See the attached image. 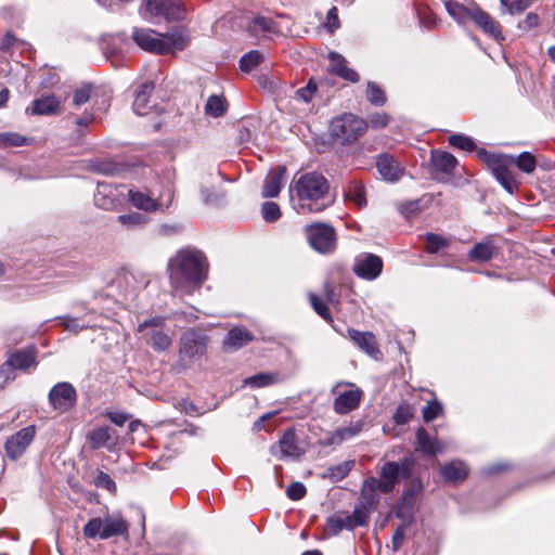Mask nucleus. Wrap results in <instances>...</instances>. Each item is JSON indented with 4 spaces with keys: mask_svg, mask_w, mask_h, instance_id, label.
<instances>
[{
    "mask_svg": "<svg viewBox=\"0 0 555 555\" xmlns=\"http://www.w3.org/2000/svg\"><path fill=\"white\" fill-rule=\"evenodd\" d=\"M153 90L154 83L152 81H145L140 86L133 101L135 114L143 116L150 113L152 107L149 106V100Z\"/></svg>",
    "mask_w": 555,
    "mask_h": 555,
    "instance_id": "25",
    "label": "nucleus"
},
{
    "mask_svg": "<svg viewBox=\"0 0 555 555\" xmlns=\"http://www.w3.org/2000/svg\"><path fill=\"white\" fill-rule=\"evenodd\" d=\"M317 91V86L311 81L304 88H300L296 91V98L301 100L305 103H309Z\"/></svg>",
    "mask_w": 555,
    "mask_h": 555,
    "instance_id": "58",
    "label": "nucleus"
},
{
    "mask_svg": "<svg viewBox=\"0 0 555 555\" xmlns=\"http://www.w3.org/2000/svg\"><path fill=\"white\" fill-rule=\"evenodd\" d=\"M495 254V247L491 238H486L482 242L477 243L468 253V258L472 261L485 262L493 258Z\"/></svg>",
    "mask_w": 555,
    "mask_h": 555,
    "instance_id": "29",
    "label": "nucleus"
},
{
    "mask_svg": "<svg viewBox=\"0 0 555 555\" xmlns=\"http://www.w3.org/2000/svg\"><path fill=\"white\" fill-rule=\"evenodd\" d=\"M77 401V392L69 383L62 382L54 385L49 392V402L53 410L65 413L73 409Z\"/></svg>",
    "mask_w": 555,
    "mask_h": 555,
    "instance_id": "9",
    "label": "nucleus"
},
{
    "mask_svg": "<svg viewBox=\"0 0 555 555\" xmlns=\"http://www.w3.org/2000/svg\"><path fill=\"white\" fill-rule=\"evenodd\" d=\"M371 507L360 503L350 515L352 522L356 527L364 526L367 524L371 513Z\"/></svg>",
    "mask_w": 555,
    "mask_h": 555,
    "instance_id": "44",
    "label": "nucleus"
},
{
    "mask_svg": "<svg viewBox=\"0 0 555 555\" xmlns=\"http://www.w3.org/2000/svg\"><path fill=\"white\" fill-rule=\"evenodd\" d=\"M108 420L117 426H122L129 418V415L122 412H108L106 414Z\"/></svg>",
    "mask_w": 555,
    "mask_h": 555,
    "instance_id": "63",
    "label": "nucleus"
},
{
    "mask_svg": "<svg viewBox=\"0 0 555 555\" xmlns=\"http://www.w3.org/2000/svg\"><path fill=\"white\" fill-rule=\"evenodd\" d=\"M404 539H405V526L402 525L396 529V531L392 535V540H391L392 550L398 551L402 546Z\"/></svg>",
    "mask_w": 555,
    "mask_h": 555,
    "instance_id": "61",
    "label": "nucleus"
},
{
    "mask_svg": "<svg viewBox=\"0 0 555 555\" xmlns=\"http://www.w3.org/2000/svg\"><path fill=\"white\" fill-rule=\"evenodd\" d=\"M103 530L101 534L102 540L112 537L122 535L128 532V524L120 516H107L103 519Z\"/></svg>",
    "mask_w": 555,
    "mask_h": 555,
    "instance_id": "26",
    "label": "nucleus"
},
{
    "mask_svg": "<svg viewBox=\"0 0 555 555\" xmlns=\"http://www.w3.org/2000/svg\"><path fill=\"white\" fill-rule=\"evenodd\" d=\"M340 26L339 20H338V11L336 7H333L328 10L327 16H326V23L325 27L330 33L335 31Z\"/></svg>",
    "mask_w": 555,
    "mask_h": 555,
    "instance_id": "59",
    "label": "nucleus"
},
{
    "mask_svg": "<svg viewBox=\"0 0 555 555\" xmlns=\"http://www.w3.org/2000/svg\"><path fill=\"white\" fill-rule=\"evenodd\" d=\"M328 61L331 73L350 82L359 81L360 77L358 73L348 67V62L343 55L336 52H330Z\"/></svg>",
    "mask_w": 555,
    "mask_h": 555,
    "instance_id": "19",
    "label": "nucleus"
},
{
    "mask_svg": "<svg viewBox=\"0 0 555 555\" xmlns=\"http://www.w3.org/2000/svg\"><path fill=\"white\" fill-rule=\"evenodd\" d=\"M422 413H423V420L426 423H429L443 413V408L439 401L433 400V401H429L427 403V405L423 408Z\"/></svg>",
    "mask_w": 555,
    "mask_h": 555,
    "instance_id": "48",
    "label": "nucleus"
},
{
    "mask_svg": "<svg viewBox=\"0 0 555 555\" xmlns=\"http://www.w3.org/2000/svg\"><path fill=\"white\" fill-rule=\"evenodd\" d=\"M164 323V318H152L150 320H145L144 322L140 323L138 326V332L142 333L146 331L147 328H152L150 333V344L155 350L164 351L169 348L171 345V338L164 333L163 331L158 330L160 325Z\"/></svg>",
    "mask_w": 555,
    "mask_h": 555,
    "instance_id": "14",
    "label": "nucleus"
},
{
    "mask_svg": "<svg viewBox=\"0 0 555 555\" xmlns=\"http://www.w3.org/2000/svg\"><path fill=\"white\" fill-rule=\"evenodd\" d=\"M417 449L426 455H435L443 451V444L430 437L424 427L416 430Z\"/></svg>",
    "mask_w": 555,
    "mask_h": 555,
    "instance_id": "24",
    "label": "nucleus"
},
{
    "mask_svg": "<svg viewBox=\"0 0 555 555\" xmlns=\"http://www.w3.org/2000/svg\"><path fill=\"white\" fill-rule=\"evenodd\" d=\"M88 439L94 449L106 447L111 440L109 428H95L88 435Z\"/></svg>",
    "mask_w": 555,
    "mask_h": 555,
    "instance_id": "37",
    "label": "nucleus"
},
{
    "mask_svg": "<svg viewBox=\"0 0 555 555\" xmlns=\"http://www.w3.org/2000/svg\"><path fill=\"white\" fill-rule=\"evenodd\" d=\"M35 435L36 427L34 425L22 428L12 435L4 444L7 455L12 460L20 457L34 440Z\"/></svg>",
    "mask_w": 555,
    "mask_h": 555,
    "instance_id": "13",
    "label": "nucleus"
},
{
    "mask_svg": "<svg viewBox=\"0 0 555 555\" xmlns=\"http://www.w3.org/2000/svg\"><path fill=\"white\" fill-rule=\"evenodd\" d=\"M309 301H310L313 310L322 319H324L327 323H333V318H332V314L330 312V309H328L327 305L322 299H320L315 294L310 293L309 294Z\"/></svg>",
    "mask_w": 555,
    "mask_h": 555,
    "instance_id": "40",
    "label": "nucleus"
},
{
    "mask_svg": "<svg viewBox=\"0 0 555 555\" xmlns=\"http://www.w3.org/2000/svg\"><path fill=\"white\" fill-rule=\"evenodd\" d=\"M9 363L14 369H28L35 365V351L33 349L16 351L10 357Z\"/></svg>",
    "mask_w": 555,
    "mask_h": 555,
    "instance_id": "34",
    "label": "nucleus"
},
{
    "mask_svg": "<svg viewBox=\"0 0 555 555\" xmlns=\"http://www.w3.org/2000/svg\"><path fill=\"white\" fill-rule=\"evenodd\" d=\"M60 100L53 95H43L33 102L31 113L34 115H51L59 112Z\"/></svg>",
    "mask_w": 555,
    "mask_h": 555,
    "instance_id": "28",
    "label": "nucleus"
},
{
    "mask_svg": "<svg viewBox=\"0 0 555 555\" xmlns=\"http://www.w3.org/2000/svg\"><path fill=\"white\" fill-rule=\"evenodd\" d=\"M348 337L353 344L373 359L382 358V352L375 335L372 332H361L354 328L348 330Z\"/></svg>",
    "mask_w": 555,
    "mask_h": 555,
    "instance_id": "16",
    "label": "nucleus"
},
{
    "mask_svg": "<svg viewBox=\"0 0 555 555\" xmlns=\"http://www.w3.org/2000/svg\"><path fill=\"white\" fill-rule=\"evenodd\" d=\"M362 397L359 388H352L340 392L334 400V411L337 414H347L357 409Z\"/></svg>",
    "mask_w": 555,
    "mask_h": 555,
    "instance_id": "18",
    "label": "nucleus"
},
{
    "mask_svg": "<svg viewBox=\"0 0 555 555\" xmlns=\"http://www.w3.org/2000/svg\"><path fill=\"white\" fill-rule=\"evenodd\" d=\"M205 256L192 248L179 250L168 262V274L172 288L180 295H191L207 278Z\"/></svg>",
    "mask_w": 555,
    "mask_h": 555,
    "instance_id": "1",
    "label": "nucleus"
},
{
    "mask_svg": "<svg viewBox=\"0 0 555 555\" xmlns=\"http://www.w3.org/2000/svg\"><path fill=\"white\" fill-rule=\"evenodd\" d=\"M362 427L363 423L361 421L351 423L345 427H340L328 435L326 439V444H340L344 441L349 440L359 435L362 431Z\"/></svg>",
    "mask_w": 555,
    "mask_h": 555,
    "instance_id": "23",
    "label": "nucleus"
},
{
    "mask_svg": "<svg viewBox=\"0 0 555 555\" xmlns=\"http://www.w3.org/2000/svg\"><path fill=\"white\" fill-rule=\"evenodd\" d=\"M62 325L73 332H78L79 330L83 328V326H80L77 319L74 318H62L61 319Z\"/></svg>",
    "mask_w": 555,
    "mask_h": 555,
    "instance_id": "64",
    "label": "nucleus"
},
{
    "mask_svg": "<svg viewBox=\"0 0 555 555\" xmlns=\"http://www.w3.org/2000/svg\"><path fill=\"white\" fill-rule=\"evenodd\" d=\"M306 487L301 482H293L288 486L286 494L291 500L297 501L306 495Z\"/></svg>",
    "mask_w": 555,
    "mask_h": 555,
    "instance_id": "56",
    "label": "nucleus"
},
{
    "mask_svg": "<svg viewBox=\"0 0 555 555\" xmlns=\"http://www.w3.org/2000/svg\"><path fill=\"white\" fill-rule=\"evenodd\" d=\"M254 339L253 334L244 327H233L231 328L223 341L225 347H229L233 350L242 348L246 346L249 341Z\"/></svg>",
    "mask_w": 555,
    "mask_h": 555,
    "instance_id": "27",
    "label": "nucleus"
},
{
    "mask_svg": "<svg viewBox=\"0 0 555 555\" xmlns=\"http://www.w3.org/2000/svg\"><path fill=\"white\" fill-rule=\"evenodd\" d=\"M423 491V483L418 478H412L409 482V488L404 492V498H414Z\"/></svg>",
    "mask_w": 555,
    "mask_h": 555,
    "instance_id": "60",
    "label": "nucleus"
},
{
    "mask_svg": "<svg viewBox=\"0 0 555 555\" xmlns=\"http://www.w3.org/2000/svg\"><path fill=\"white\" fill-rule=\"evenodd\" d=\"M305 234L310 247L320 254H331L336 249V231L327 223L308 224Z\"/></svg>",
    "mask_w": 555,
    "mask_h": 555,
    "instance_id": "5",
    "label": "nucleus"
},
{
    "mask_svg": "<svg viewBox=\"0 0 555 555\" xmlns=\"http://www.w3.org/2000/svg\"><path fill=\"white\" fill-rule=\"evenodd\" d=\"M514 162L516 166L526 173L533 172L537 166L535 157L529 152L521 153Z\"/></svg>",
    "mask_w": 555,
    "mask_h": 555,
    "instance_id": "43",
    "label": "nucleus"
},
{
    "mask_svg": "<svg viewBox=\"0 0 555 555\" xmlns=\"http://www.w3.org/2000/svg\"><path fill=\"white\" fill-rule=\"evenodd\" d=\"M431 163L436 170L443 173H451L457 165V160L452 154L442 151L431 153Z\"/></svg>",
    "mask_w": 555,
    "mask_h": 555,
    "instance_id": "32",
    "label": "nucleus"
},
{
    "mask_svg": "<svg viewBox=\"0 0 555 555\" xmlns=\"http://www.w3.org/2000/svg\"><path fill=\"white\" fill-rule=\"evenodd\" d=\"M117 220L120 224L126 227L142 225L146 221L145 217L138 212L120 215Z\"/></svg>",
    "mask_w": 555,
    "mask_h": 555,
    "instance_id": "52",
    "label": "nucleus"
},
{
    "mask_svg": "<svg viewBox=\"0 0 555 555\" xmlns=\"http://www.w3.org/2000/svg\"><path fill=\"white\" fill-rule=\"evenodd\" d=\"M346 197L360 208L366 206L364 186L360 181H351L348 184L346 190Z\"/></svg>",
    "mask_w": 555,
    "mask_h": 555,
    "instance_id": "35",
    "label": "nucleus"
},
{
    "mask_svg": "<svg viewBox=\"0 0 555 555\" xmlns=\"http://www.w3.org/2000/svg\"><path fill=\"white\" fill-rule=\"evenodd\" d=\"M414 416V409L412 405L408 403L400 404L395 414H393V421L397 425H404L412 420Z\"/></svg>",
    "mask_w": 555,
    "mask_h": 555,
    "instance_id": "45",
    "label": "nucleus"
},
{
    "mask_svg": "<svg viewBox=\"0 0 555 555\" xmlns=\"http://www.w3.org/2000/svg\"><path fill=\"white\" fill-rule=\"evenodd\" d=\"M539 25V16L535 13H528L521 22L520 27L525 29L535 28Z\"/></svg>",
    "mask_w": 555,
    "mask_h": 555,
    "instance_id": "62",
    "label": "nucleus"
},
{
    "mask_svg": "<svg viewBox=\"0 0 555 555\" xmlns=\"http://www.w3.org/2000/svg\"><path fill=\"white\" fill-rule=\"evenodd\" d=\"M449 143L455 149L472 152L475 150L476 144L475 142L466 135L463 134H453L449 138Z\"/></svg>",
    "mask_w": 555,
    "mask_h": 555,
    "instance_id": "46",
    "label": "nucleus"
},
{
    "mask_svg": "<svg viewBox=\"0 0 555 555\" xmlns=\"http://www.w3.org/2000/svg\"><path fill=\"white\" fill-rule=\"evenodd\" d=\"M390 121V116L386 113H374L372 115L369 116L367 118V121H365L367 124V127H372L374 129H380V128H385Z\"/></svg>",
    "mask_w": 555,
    "mask_h": 555,
    "instance_id": "54",
    "label": "nucleus"
},
{
    "mask_svg": "<svg viewBox=\"0 0 555 555\" xmlns=\"http://www.w3.org/2000/svg\"><path fill=\"white\" fill-rule=\"evenodd\" d=\"M376 168L379 175L387 181H397L403 175V168L392 157L387 154L380 155L376 162Z\"/></svg>",
    "mask_w": 555,
    "mask_h": 555,
    "instance_id": "21",
    "label": "nucleus"
},
{
    "mask_svg": "<svg viewBox=\"0 0 555 555\" xmlns=\"http://www.w3.org/2000/svg\"><path fill=\"white\" fill-rule=\"evenodd\" d=\"M275 448L279 449L281 457L298 459L304 454V450L298 446L296 433L294 429H287L279 440L278 447H273L272 451L275 453Z\"/></svg>",
    "mask_w": 555,
    "mask_h": 555,
    "instance_id": "20",
    "label": "nucleus"
},
{
    "mask_svg": "<svg viewBox=\"0 0 555 555\" xmlns=\"http://www.w3.org/2000/svg\"><path fill=\"white\" fill-rule=\"evenodd\" d=\"M366 98L371 104L382 106L386 103V95L384 91L375 83L367 82Z\"/></svg>",
    "mask_w": 555,
    "mask_h": 555,
    "instance_id": "41",
    "label": "nucleus"
},
{
    "mask_svg": "<svg viewBox=\"0 0 555 555\" xmlns=\"http://www.w3.org/2000/svg\"><path fill=\"white\" fill-rule=\"evenodd\" d=\"M131 37L142 50L155 54H173L184 50L190 42L189 30L182 26L166 34L150 28H133Z\"/></svg>",
    "mask_w": 555,
    "mask_h": 555,
    "instance_id": "2",
    "label": "nucleus"
},
{
    "mask_svg": "<svg viewBox=\"0 0 555 555\" xmlns=\"http://www.w3.org/2000/svg\"><path fill=\"white\" fill-rule=\"evenodd\" d=\"M262 218L268 222H274L281 217V210L276 203L266 202L261 207Z\"/></svg>",
    "mask_w": 555,
    "mask_h": 555,
    "instance_id": "51",
    "label": "nucleus"
},
{
    "mask_svg": "<svg viewBox=\"0 0 555 555\" xmlns=\"http://www.w3.org/2000/svg\"><path fill=\"white\" fill-rule=\"evenodd\" d=\"M27 139L18 133H0V147L22 146L26 144Z\"/></svg>",
    "mask_w": 555,
    "mask_h": 555,
    "instance_id": "50",
    "label": "nucleus"
},
{
    "mask_svg": "<svg viewBox=\"0 0 555 555\" xmlns=\"http://www.w3.org/2000/svg\"><path fill=\"white\" fill-rule=\"evenodd\" d=\"M442 478L447 481L457 482L467 477L468 470L466 465L460 461H453L440 468Z\"/></svg>",
    "mask_w": 555,
    "mask_h": 555,
    "instance_id": "30",
    "label": "nucleus"
},
{
    "mask_svg": "<svg viewBox=\"0 0 555 555\" xmlns=\"http://www.w3.org/2000/svg\"><path fill=\"white\" fill-rule=\"evenodd\" d=\"M294 190L302 210L319 212L332 203L330 184L322 173L311 171L301 175L295 181Z\"/></svg>",
    "mask_w": 555,
    "mask_h": 555,
    "instance_id": "3",
    "label": "nucleus"
},
{
    "mask_svg": "<svg viewBox=\"0 0 555 555\" xmlns=\"http://www.w3.org/2000/svg\"><path fill=\"white\" fill-rule=\"evenodd\" d=\"M247 29L249 34L255 37H258L262 34H272L278 31L275 23L266 16H256L253 18L249 22Z\"/></svg>",
    "mask_w": 555,
    "mask_h": 555,
    "instance_id": "33",
    "label": "nucleus"
},
{
    "mask_svg": "<svg viewBox=\"0 0 555 555\" xmlns=\"http://www.w3.org/2000/svg\"><path fill=\"white\" fill-rule=\"evenodd\" d=\"M262 61V55L254 50L244 54L240 60V68L243 72H251L255 67H257Z\"/></svg>",
    "mask_w": 555,
    "mask_h": 555,
    "instance_id": "39",
    "label": "nucleus"
},
{
    "mask_svg": "<svg viewBox=\"0 0 555 555\" xmlns=\"http://www.w3.org/2000/svg\"><path fill=\"white\" fill-rule=\"evenodd\" d=\"M228 105L223 96L210 95L205 104V113L212 117H220L227 112Z\"/></svg>",
    "mask_w": 555,
    "mask_h": 555,
    "instance_id": "36",
    "label": "nucleus"
},
{
    "mask_svg": "<svg viewBox=\"0 0 555 555\" xmlns=\"http://www.w3.org/2000/svg\"><path fill=\"white\" fill-rule=\"evenodd\" d=\"M444 7L449 15L460 25L466 24L468 20L473 18L474 10L478 7L477 3L472 2L469 7L460 3L456 0H447Z\"/></svg>",
    "mask_w": 555,
    "mask_h": 555,
    "instance_id": "22",
    "label": "nucleus"
},
{
    "mask_svg": "<svg viewBox=\"0 0 555 555\" xmlns=\"http://www.w3.org/2000/svg\"><path fill=\"white\" fill-rule=\"evenodd\" d=\"M207 348V337L194 330H189L180 339V357L193 359L203 356Z\"/></svg>",
    "mask_w": 555,
    "mask_h": 555,
    "instance_id": "11",
    "label": "nucleus"
},
{
    "mask_svg": "<svg viewBox=\"0 0 555 555\" xmlns=\"http://www.w3.org/2000/svg\"><path fill=\"white\" fill-rule=\"evenodd\" d=\"M145 13L166 20H182L184 9L180 0H145Z\"/></svg>",
    "mask_w": 555,
    "mask_h": 555,
    "instance_id": "10",
    "label": "nucleus"
},
{
    "mask_svg": "<svg viewBox=\"0 0 555 555\" xmlns=\"http://www.w3.org/2000/svg\"><path fill=\"white\" fill-rule=\"evenodd\" d=\"M477 155L483 163L489 166L493 176L508 193L512 194L517 189V182L508 170V166L512 162L511 158L503 155L489 153L486 150H479Z\"/></svg>",
    "mask_w": 555,
    "mask_h": 555,
    "instance_id": "6",
    "label": "nucleus"
},
{
    "mask_svg": "<svg viewBox=\"0 0 555 555\" xmlns=\"http://www.w3.org/2000/svg\"><path fill=\"white\" fill-rule=\"evenodd\" d=\"M285 173L286 168L284 166H278L268 172L262 185V197H276L280 194Z\"/></svg>",
    "mask_w": 555,
    "mask_h": 555,
    "instance_id": "17",
    "label": "nucleus"
},
{
    "mask_svg": "<svg viewBox=\"0 0 555 555\" xmlns=\"http://www.w3.org/2000/svg\"><path fill=\"white\" fill-rule=\"evenodd\" d=\"M95 486L100 488H104L112 493H115L117 490L115 481L111 478V476L104 472H100L95 478Z\"/></svg>",
    "mask_w": 555,
    "mask_h": 555,
    "instance_id": "55",
    "label": "nucleus"
},
{
    "mask_svg": "<svg viewBox=\"0 0 555 555\" xmlns=\"http://www.w3.org/2000/svg\"><path fill=\"white\" fill-rule=\"evenodd\" d=\"M352 270L357 276L372 281L380 275L383 260L374 254H362L356 258Z\"/></svg>",
    "mask_w": 555,
    "mask_h": 555,
    "instance_id": "12",
    "label": "nucleus"
},
{
    "mask_svg": "<svg viewBox=\"0 0 555 555\" xmlns=\"http://www.w3.org/2000/svg\"><path fill=\"white\" fill-rule=\"evenodd\" d=\"M276 380L274 374L259 373L245 379V384L251 387H266L273 384Z\"/></svg>",
    "mask_w": 555,
    "mask_h": 555,
    "instance_id": "49",
    "label": "nucleus"
},
{
    "mask_svg": "<svg viewBox=\"0 0 555 555\" xmlns=\"http://www.w3.org/2000/svg\"><path fill=\"white\" fill-rule=\"evenodd\" d=\"M128 196L130 203L135 208L146 212H154L164 211L170 207L173 199V192L168 189L165 194H160L157 198H154L147 191L129 190Z\"/></svg>",
    "mask_w": 555,
    "mask_h": 555,
    "instance_id": "7",
    "label": "nucleus"
},
{
    "mask_svg": "<svg viewBox=\"0 0 555 555\" xmlns=\"http://www.w3.org/2000/svg\"><path fill=\"white\" fill-rule=\"evenodd\" d=\"M104 521L101 517L91 518L83 527V535L88 539H101Z\"/></svg>",
    "mask_w": 555,
    "mask_h": 555,
    "instance_id": "42",
    "label": "nucleus"
},
{
    "mask_svg": "<svg viewBox=\"0 0 555 555\" xmlns=\"http://www.w3.org/2000/svg\"><path fill=\"white\" fill-rule=\"evenodd\" d=\"M425 244L426 250L429 254H436L440 249L447 248L449 246V240L435 233H427L425 235Z\"/></svg>",
    "mask_w": 555,
    "mask_h": 555,
    "instance_id": "38",
    "label": "nucleus"
},
{
    "mask_svg": "<svg viewBox=\"0 0 555 555\" xmlns=\"http://www.w3.org/2000/svg\"><path fill=\"white\" fill-rule=\"evenodd\" d=\"M331 525L336 530H352L353 528H356L349 514H341L335 516L334 518L331 519Z\"/></svg>",
    "mask_w": 555,
    "mask_h": 555,
    "instance_id": "53",
    "label": "nucleus"
},
{
    "mask_svg": "<svg viewBox=\"0 0 555 555\" xmlns=\"http://www.w3.org/2000/svg\"><path fill=\"white\" fill-rule=\"evenodd\" d=\"M412 462L404 460L401 464L397 462H386L379 470V492L389 493L395 489V486L401 478L411 477Z\"/></svg>",
    "mask_w": 555,
    "mask_h": 555,
    "instance_id": "8",
    "label": "nucleus"
},
{
    "mask_svg": "<svg viewBox=\"0 0 555 555\" xmlns=\"http://www.w3.org/2000/svg\"><path fill=\"white\" fill-rule=\"evenodd\" d=\"M91 94V87L90 86H82L80 88H77L74 93L73 102L75 105L80 106L85 103H87L90 99Z\"/></svg>",
    "mask_w": 555,
    "mask_h": 555,
    "instance_id": "57",
    "label": "nucleus"
},
{
    "mask_svg": "<svg viewBox=\"0 0 555 555\" xmlns=\"http://www.w3.org/2000/svg\"><path fill=\"white\" fill-rule=\"evenodd\" d=\"M472 21L478 26L487 36L491 37L498 42L504 40L501 25L489 13L483 11L479 5L475 8Z\"/></svg>",
    "mask_w": 555,
    "mask_h": 555,
    "instance_id": "15",
    "label": "nucleus"
},
{
    "mask_svg": "<svg viewBox=\"0 0 555 555\" xmlns=\"http://www.w3.org/2000/svg\"><path fill=\"white\" fill-rule=\"evenodd\" d=\"M500 2L512 15L520 14L531 5V0H500Z\"/></svg>",
    "mask_w": 555,
    "mask_h": 555,
    "instance_id": "47",
    "label": "nucleus"
},
{
    "mask_svg": "<svg viewBox=\"0 0 555 555\" xmlns=\"http://www.w3.org/2000/svg\"><path fill=\"white\" fill-rule=\"evenodd\" d=\"M377 492H379V483H377V478H367L364 480L361 488V503L373 508L379 501Z\"/></svg>",
    "mask_w": 555,
    "mask_h": 555,
    "instance_id": "31",
    "label": "nucleus"
},
{
    "mask_svg": "<svg viewBox=\"0 0 555 555\" xmlns=\"http://www.w3.org/2000/svg\"><path fill=\"white\" fill-rule=\"evenodd\" d=\"M367 129L364 119L351 114L345 113L332 119L330 124V135L337 143L347 145L357 141Z\"/></svg>",
    "mask_w": 555,
    "mask_h": 555,
    "instance_id": "4",
    "label": "nucleus"
}]
</instances>
